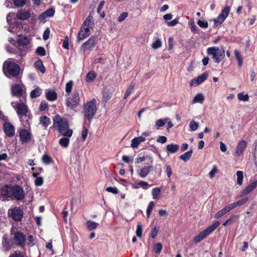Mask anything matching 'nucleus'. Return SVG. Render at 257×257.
Wrapping results in <instances>:
<instances>
[{
    "label": "nucleus",
    "mask_w": 257,
    "mask_h": 257,
    "mask_svg": "<svg viewBox=\"0 0 257 257\" xmlns=\"http://www.w3.org/2000/svg\"><path fill=\"white\" fill-rule=\"evenodd\" d=\"M170 120L169 118H165L164 119H160L156 121L155 125L157 130H159L160 127L164 126L167 121Z\"/></svg>",
    "instance_id": "obj_36"
},
{
    "label": "nucleus",
    "mask_w": 257,
    "mask_h": 257,
    "mask_svg": "<svg viewBox=\"0 0 257 257\" xmlns=\"http://www.w3.org/2000/svg\"><path fill=\"white\" fill-rule=\"evenodd\" d=\"M12 186L6 185L0 188V199L5 201L12 197Z\"/></svg>",
    "instance_id": "obj_9"
},
{
    "label": "nucleus",
    "mask_w": 257,
    "mask_h": 257,
    "mask_svg": "<svg viewBox=\"0 0 257 257\" xmlns=\"http://www.w3.org/2000/svg\"><path fill=\"white\" fill-rule=\"evenodd\" d=\"M86 225L89 230H91L96 229L98 226V223L94 221L88 220L86 221Z\"/></svg>",
    "instance_id": "obj_38"
},
{
    "label": "nucleus",
    "mask_w": 257,
    "mask_h": 257,
    "mask_svg": "<svg viewBox=\"0 0 257 257\" xmlns=\"http://www.w3.org/2000/svg\"><path fill=\"white\" fill-rule=\"evenodd\" d=\"M228 211L226 209V208L224 207L222 209L219 210L218 212H217L214 214V218L216 219L219 218L221 217L222 216L225 215L227 213H228Z\"/></svg>",
    "instance_id": "obj_39"
},
{
    "label": "nucleus",
    "mask_w": 257,
    "mask_h": 257,
    "mask_svg": "<svg viewBox=\"0 0 257 257\" xmlns=\"http://www.w3.org/2000/svg\"><path fill=\"white\" fill-rule=\"evenodd\" d=\"M8 214L14 220L19 221L22 219L24 213L20 207H16L10 209L8 211Z\"/></svg>",
    "instance_id": "obj_8"
},
{
    "label": "nucleus",
    "mask_w": 257,
    "mask_h": 257,
    "mask_svg": "<svg viewBox=\"0 0 257 257\" xmlns=\"http://www.w3.org/2000/svg\"><path fill=\"white\" fill-rule=\"evenodd\" d=\"M46 97L48 100L53 101L56 99L57 95L55 91L52 90H48L46 93Z\"/></svg>",
    "instance_id": "obj_27"
},
{
    "label": "nucleus",
    "mask_w": 257,
    "mask_h": 257,
    "mask_svg": "<svg viewBox=\"0 0 257 257\" xmlns=\"http://www.w3.org/2000/svg\"><path fill=\"white\" fill-rule=\"evenodd\" d=\"M69 138H70L67 137H64L61 138L59 141V145L62 147L67 148L69 144Z\"/></svg>",
    "instance_id": "obj_29"
},
{
    "label": "nucleus",
    "mask_w": 257,
    "mask_h": 257,
    "mask_svg": "<svg viewBox=\"0 0 257 257\" xmlns=\"http://www.w3.org/2000/svg\"><path fill=\"white\" fill-rule=\"evenodd\" d=\"M90 34V29L88 27L85 28L81 26L80 30L78 34L77 40L80 41L88 37Z\"/></svg>",
    "instance_id": "obj_16"
},
{
    "label": "nucleus",
    "mask_w": 257,
    "mask_h": 257,
    "mask_svg": "<svg viewBox=\"0 0 257 257\" xmlns=\"http://www.w3.org/2000/svg\"><path fill=\"white\" fill-rule=\"evenodd\" d=\"M192 150H190L185 153L184 154L181 155L179 158L181 160H182L184 162H187L190 159L191 157L192 156Z\"/></svg>",
    "instance_id": "obj_37"
},
{
    "label": "nucleus",
    "mask_w": 257,
    "mask_h": 257,
    "mask_svg": "<svg viewBox=\"0 0 257 257\" xmlns=\"http://www.w3.org/2000/svg\"><path fill=\"white\" fill-rule=\"evenodd\" d=\"M34 67L36 69L40 71L42 73H44L45 68L41 60H37L34 63Z\"/></svg>",
    "instance_id": "obj_26"
},
{
    "label": "nucleus",
    "mask_w": 257,
    "mask_h": 257,
    "mask_svg": "<svg viewBox=\"0 0 257 257\" xmlns=\"http://www.w3.org/2000/svg\"><path fill=\"white\" fill-rule=\"evenodd\" d=\"M197 24L202 28H207L208 26V23L206 21L198 20Z\"/></svg>",
    "instance_id": "obj_55"
},
{
    "label": "nucleus",
    "mask_w": 257,
    "mask_h": 257,
    "mask_svg": "<svg viewBox=\"0 0 257 257\" xmlns=\"http://www.w3.org/2000/svg\"><path fill=\"white\" fill-rule=\"evenodd\" d=\"M4 131L7 136L12 137L15 134V128L10 122H7L4 124Z\"/></svg>",
    "instance_id": "obj_15"
},
{
    "label": "nucleus",
    "mask_w": 257,
    "mask_h": 257,
    "mask_svg": "<svg viewBox=\"0 0 257 257\" xmlns=\"http://www.w3.org/2000/svg\"><path fill=\"white\" fill-rule=\"evenodd\" d=\"M73 82L72 80L69 81L66 84L65 91L69 95L73 87Z\"/></svg>",
    "instance_id": "obj_43"
},
{
    "label": "nucleus",
    "mask_w": 257,
    "mask_h": 257,
    "mask_svg": "<svg viewBox=\"0 0 257 257\" xmlns=\"http://www.w3.org/2000/svg\"><path fill=\"white\" fill-rule=\"evenodd\" d=\"M22 85L13 84L11 86V91L13 95L20 97L23 95L25 91L23 90Z\"/></svg>",
    "instance_id": "obj_17"
},
{
    "label": "nucleus",
    "mask_w": 257,
    "mask_h": 257,
    "mask_svg": "<svg viewBox=\"0 0 257 257\" xmlns=\"http://www.w3.org/2000/svg\"><path fill=\"white\" fill-rule=\"evenodd\" d=\"M235 57L237 60L238 65L239 67H241L243 63V59L240 52L237 50H235L234 51Z\"/></svg>",
    "instance_id": "obj_31"
},
{
    "label": "nucleus",
    "mask_w": 257,
    "mask_h": 257,
    "mask_svg": "<svg viewBox=\"0 0 257 257\" xmlns=\"http://www.w3.org/2000/svg\"><path fill=\"white\" fill-rule=\"evenodd\" d=\"M15 5L18 7H23L26 3V0H14Z\"/></svg>",
    "instance_id": "obj_54"
},
{
    "label": "nucleus",
    "mask_w": 257,
    "mask_h": 257,
    "mask_svg": "<svg viewBox=\"0 0 257 257\" xmlns=\"http://www.w3.org/2000/svg\"><path fill=\"white\" fill-rule=\"evenodd\" d=\"M48 103L45 101H42L40 104L39 109L41 111L45 110L48 107Z\"/></svg>",
    "instance_id": "obj_64"
},
{
    "label": "nucleus",
    "mask_w": 257,
    "mask_h": 257,
    "mask_svg": "<svg viewBox=\"0 0 257 257\" xmlns=\"http://www.w3.org/2000/svg\"><path fill=\"white\" fill-rule=\"evenodd\" d=\"M12 197L17 200H22L25 198V193L23 189L19 185L12 186Z\"/></svg>",
    "instance_id": "obj_11"
},
{
    "label": "nucleus",
    "mask_w": 257,
    "mask_h": 257,
    "mask_svg": "<svg viewBox=\"0 0 257 257\" xmlns=\"http://www.w3.org/2000/svg\"><path fill=\"white\" fill-rule=\"evenodd\" d=\"M96 38L94 37H90L81 46L83 51L88 50L94 47L95 45Z\"/></svg>",
    "instance_id": "obj_19"
},
{
    "label": "nucleus",
    "mask_w": 257,
    "mask_h": 257,
    "mask_svg": "<svg viewBox=\"0 0 257 257\" xmlns=\"http://www.w3.org/2000/svg\"><path fill=\"white\" fill-rule=\"evenodd\" d=\"M179 149V146L176 144H169L166 147V150L171 153L177 152Z\"/></svg>",
    "instance_id": "obj_28"
},
{
    "label": "nucleus",
    "mask_w": 257,
    "mask_h": 257,
    "mask_svg": "<svg viewBox=\"0 0 257 257\" xmlns=\"http://www.w3.org/2000/svg\"><path fill=\"white\" fill-rule=\"evenodd\" d=\"M238 99L240 101H247L249 99L248 94H244L243 93H239L237 94Z\"/></svg>",
    "instance_id": "obj_45"
},
{
    "label": "nucleus",
    "mask_w": 257,
    "mask_h": 257,
    "mask_svg": "<svg viewBox=\"0 0 257 257\" xmlns=\"http://www.w3.org/2000/svg\"><path fill=\"white\" fill-rule=\"evenodd\" d=\"M94 25L93 17L89 15L85 20L82 26L83 27H88L89 29H92Z\"/></svg>",
    "instance_id": "obj_22"
},
{
    "label": "nucleus",
    "mask_w": 257,
    "mask_h": 257,
    "mask_svg": "<svg viewBox=\"0 0 257 257\" xmlns=\"http://www.w3.org/2000/svg\"><path fill=\"white\" fill-rule=\"evenodd\" d=\"M80 97L79 92L74 90L72 94L66 100L67 106L71 109L75 108L79 103Z\"/></svg>",
    "instance_id": "obj_7"
},
{
    "label": "nucleus",
    "mask_w": 257,
    "mask_h": 257,
    "mask_svg": "<svg viewBox=\"0 0 257 257\" xmlns=\"http://www.w3.org/2000/svg\"><path fill=\"white\" fill-rule=\"evenodd\" d=\"M246 146L247 143L245 141L242 140L239 142L236 147L235 154L237 156H240L245 150Z\"/></svg>",
    "instance_id": "obj_21"
},
{
    "label": "nucleus",
    "mask_w": 257,
    "mask_h": 257,
    "mask_svg": "<svg viewBox=\"0 0 257 257\" xmlns=\"http://www.w3.org/2000/svg\"><path fill=\"white\" fill-rule=\"evenodd\" d=\"M17 17L20 20H27L30 17V13L28 11H20L18 12Z\"/></svg>",
    "instance_id": "obj_25"
},
{
    "label": "nucleus",
    "mask_w": 257,
    "mask_h": 257,
    "mask_svg": "<svg viewBox=\"0 0 257 257\" xmlns=\"http://www.w3.org/2000/svg\"><path fill=\"white\" fill-rule=\"evenodd\" d=\"M199 127V124L194 120H191L189 123V131L190 132H194Z\"/></svg>",
    "instance_id": "obj_40"
},
{
    "label": "nucleus",
    "mask_w": 257,
    "mask_h": 257,
    "mask_svg": "<svg viewBox=\"0 0 257 257\" xmlns=\"http://www.w3.org/2000/svg\"><path fill=\"white\" fill-rule=\"evenodd\" d=\"M42 93V90L40 87L37 86L31 92L30 96L32 98H36L39 96Z\"/></svg>",
    "instance_id": "obj_34"
},
{
    "label": "nucleus",
    "mask_w": 257,
    "mask_h": 257,
    "mask_svg": "<svg viewBox=\"0 0 257 257\" xmlns=\"http://www.w3.org/2000/svg\"><path fill=\"white\" fill-rule=\"evenodd\" d=\"M96 77V74L94 71H91L89 72L86 76V80L87 82L92 81Z\"/></svg>",
    "instance_id": "obj_42"
},
{
    "label": "nucleus",
    "mask_w": 257,
    "mask_h": 257,
    "mask_svg": "<svg viewBox=\"0 0 257 257\" xmlns=\"http://www.w3.org/2000/svg\"><path fill=\"white\" fill-rule=\"evenodd\" d=\"M248 200V198L247 197L243 198L242 199H240L238 200V201L236 202V206H240L242 205L243 204L246 203Z\"/></svg>",
    "instance_id": "obj_57"
},
{
    "label": "nucleus",
    "mask_w": 257,
    "mask_h": 257,
    "mask_svg": "<svg viewBox=\"0 0 257 257\" xmlns=\"http://www.w3.org/2000/svg\"><path fill=\"white\" fill-rule=\"evenodd\" d=\"M207 53L208 55L212 56L214 61L220 63L225 56V52L223 49H220L217 47H212L207 48Z\"/></svg>",
    "instance_id": "obj_5"
},
{
    "label": "nucleus",
    "mask_w": 257,
    "mask_h": 257,
    "mask_svg": "<svg viewBox=\"0 0 257 257\" xmlns=\"http://www.w3.org/2000/svg\"><path fill=\"white\" fill-rule=\"evenodd\" d=\"M239 217V215H231L229 218L227 219L229 221V223L230 224L234 222L237 221Z\"/></svg>",
    "instance_id": "obj_51"
},
{
    "label": "nucleus",
    "mask_w": 257,
    "mask_h": 257,
    "mask_svg": "<svg viewBox=\"0 0 257 257\" xmlns=\"http://www.w3.org/2000/svg\"><path fill=\"white\" fill-rule=\"evenodd\" d=\"M163 246L161 243H156L154 246V251L157 254H159L162 249Z\"/></svg>",
    "instance_id": "obj_47"
},
{
    "label": "nucleus",
    "mask_w": 257,
    "mask_h": 257,
    "mask_svg": "<svg viewBox=\"0 0 257 257\" xmlns=\"http://www.w3.org/2000/svg\"><path fill=\"white\" fill-rule=\"evenodd\" d=\"M97 110L96 100L92 99L84 106V116L88 120H90L94 116Z\"/></svg>",
    "instance_id": "obj_6"
},
{
    "label": "nucleus",
    "mask_w": 257,
    "mask_h": 257,
    "mask_svg": "<svg viewBox=\"0 0 257 257\" xmlns=\"http://www.w3.org/2000/svg\"><path fill=\"white\" fill-rule=\"evenodd\" d=\"M161 189L158 187L154 188L152 190V195L154 199H159L161 194Z\"/></svg>",
    "instance_id": "obj_35"
},
{
    "label": "nucleus",
    "mask_w": 257,
    "mask_h": 257,
    "mask_svg": "<svg viewBox=\"0 0 257 257\" xmlns=\"http://www.w3.org/2000/svg\"><path fill=\"white\" fill-rule=\"evenodd\" d=\"M36 53L40 56H44L46 55V51L42 47H39L36 50Z\"/></svg>",
    "instance_id": "obj_48"
},
{
    "label": "nucleus",
    "mask_w": 257,
    "mask_h": 257,
    "mask_svg": "<svg viewBox=\"0 0 257 257\" xmlns=\"http://www.w3.org/2000/svg\"><path fill=\"white\" fill-rule=\"evenodd\" d=\"M3 243L6 250H8L11 248V245L9 244L7 239L3 237Z\"/></svg>",
    "instance_id": "obj_53"
},
{
    "label": "nucleus",
    "mask_w": 257,
    "mask_h": 257,
    "mask_svg": "<svg viewBox=\"0 0 257 257\" xmlns=\"http://www.w3.org/2000/svg\"><path fill=\"white\" fill-rule=\"evenodd\" d=\"M43 178L42 177H38L37 176L35 181V184L37 186H40L43 184Z\"/></svg>",
    "instance_id": "obj_59"
},
{
    "label": "nucleus",
    "mask_w": 257,
    "mask_h": 257,
    "mask_svg": "<svg viewBox=\"0 0 257 257\" xmlns=\"http://www.w3.org/2000/svg\"><path fill=\"white\" fill-rule=\"evenodd\" d=\"M230 8L229 6L225 7L221 11V13L219 15L216 19L213 20L215 25H218L221 24L226 18L228 17Z\"/></svg>",
    "instance_id": "obj_10"
},
{
    "label": "nucleus",
    "mask_w": 257,
    "mask_h": 257,
    "mask_svg": "<svg viewBox=\"0 0 257 257\" xmlns=\"http://www.w3.org/2000/svg\"><path fill=\"white\" fill-rule=\"evenodd\" d=\"M14 240L18 245L24 247L25 244L26 236L22 232L18 231L14 235Z\"/></svg>",
    "instance_id": "obj_14"
},
{
    "label": "nucleus",
    "mask_w": 257,
    "mask_h": 257,
    "mask_svg": "<svg viewBox=\"0 0 257 257\" xmlns=\"http://www.w3.org/2000/svg\"><path fill=\"white\" fill-rule=\"evenodd\" d=\"M134 88V85H132L126 89L124 96V99L126 98L131 94Z\"/></svg>",
    "instance_id": "obj_58"
},
{
    "label": "nucleus",
    "mask_w": 257,
    "mask_h": 257,
    "mask_svg": "<svg viewBox=\"0 0 257 257\" xmlns=\"http://www.w3.org/2000/svg\"><path fill=\"white\" fill-rule=\"evenodd\" d=\"M40 121L43 126L46 128L50 124V119L46 116H42L40 117Z\"/></svg>",
    "instance_id": "obj_33"
},
{
    "label": "nucleus",
    "mask_w": 257,
    "mask_h": 257,
    "mask_svg": "<svg viewBox=\"0 0 257 257\" xmlns=\"http://www.w3.org/2000/svg\"><path fill=\"white\" fill-rule=\"evenodd\" d=\"M162 46V42L160 40L158 39L152 44V47L154 49H157Z\"/></svg>",
    "instance_id": "obj_52"
},
{
    "label": "nucleus",
    "mask_w": 257,
    "mask_h": 257,
    "mask_svg": "<svg viewBox=\"0 0 257 257\" xmlns=\"http://www.w3.org/2000/svg\"><path fill=\"white\" fill-rule=\"evenodd\" d=\"M164 168L168 177L170 178L172 175V171L171 166L170 165L166 164L165 165Z\"/></svg>",
    "instance_id": "obj_49"
},
{
    "label": "nucleus",
    "mask_w": 257,
    "mask_h": 257,
    "mask_svg": "<svg viewBox=\"0 0 257 257\" xmlns=\"http://www.w3.org/2000/svg\"><path fill=\"white\" fill-rule=\"evenodd\" d=\"M204 100V97L202 93H198L193 99L192 103H202Z\"/></svg>",
    "instance_id": "obj_32"
},
{
    "label": "nucleus",
    "mask_w": 257,
    "mask_h": 257,
    "mask_svg": "<svg viewBox=\"0 0 257 257\" xmlns=\"http://www.w3.org/2000/svg\"><path fill=\"white\" fill-rule=\"evenodd\" d=\"M128 16V13L127 12L122 13L117 18L118 21L119 22H122Z\"/></svg>",
    "instance_id": "obj_62"
},
{
    "label": "nucleus",
    "mask_w": 257,
    "mask_h": 257,
    "mask_svg": "<svg viewBox=\"0 0 257 257\" xmlns=\"http://www.w3.org/2000/svg\"><path fill=\"white\" fill-rule=\"evenodd\" d=\"M220 222L218 221L214 222L211 225L208 227L203 231L199 233L197 235L194 236L193 241L197 243L200 242L204 238L209 235L219 225Z\"/></svg>",
    "instance_id": "obj_4"
},
{
    "label": "nucleus",
    "mask_w": 257,
    "mask_h": 257,
    "mask_svg": "<svg viewBox=\"0 0 257 257\" xmlns=\"http://www.w3.org/2000/svg\"><path fill=\"white\" fill-rule=\"evenodd\" d=\"M53 126L64 137L70 138L73 134V131L69 128L68 120L60 117L59 115L53 117Z\"/></svg>",
    "instance_id": "obj_2"
},
{
    "label": "nucleus",
    "mask_w": 257,
    "mask_h": 257,
    "mask_svg": "<svg viewBox=\"0 0 257 257\" xmlns=\"http://www.w3.org/2000/svg\"><path fill=\"white\" fill-rule=\"evenodd\" d=\"M153 169V166L152 165L145 166L140 169L139 172V175L141 178H145L149 174Z\"/></svg>",
    "instance_id": "obj_20"
},
{
    "label": "nucleus",
    "mask_w": 257,
    "mask_h": 257,
    "mask_svg": "<svg viewBox=\"0 0 257 257\" xmlns=\"http://www.w3.org/2000/svg\"><path fill=\"white\" fill-rule=\"evenodd\" d=\"M32 170L35 171L33 174V176L34 177H37L39 174V172H41L43 170L41 167H33Z\"/></svg>",
    "instance_id": "obj_50"
},
{
    "label": "nucleus",
    "mask_w": 257,
    "mask_h": 257,
    "mask_svg": "<svg viewBox=\"0 0 257 257\" xmlns=\"http://www.w3.org/2000/svg\"><path fill=\"white\" fill-rule=\"evenodd\" d=\"M138 185L140 187H142L144 189H147L149 186V184H148V182L143 181H140L138 183Z\"/></svg>",
    "instance_id": "obj_63"
},
{
    "label": "nucleus",
    "mask_w": 257,
    "mask_h": 257,
    "mask_svg": "<svg viewBox=\"0 0 257 257\" xmlns=\"http://www.w3.org/2000/svg\"><path fill=\"white\" fill-rule=\"evenodd\" d=\"M155 206V203L153 201H151L147 207V216L148 218H149L151 213V212L152 211V210L153 209V207Z\"/></svg>",
    "instance_id": "obj_44"
},
{
    "label": "nucleus",
    "mask_w": 257,
    "mask_h": 257,
    "mask_svg": "<svg viewBox=\"0 0 257 257\" xmlns=\"http://www.w3.org/2000/svg\"><path fill=\"white\" fill-rule=\"evenodd\" d=\"M218 172L217 167L216 166H213L211 171L209 173V176L212 179L214 177L215 174Z\"/></svg>",
    "instance_id": "obj_56"
},
{
    "label": "nucleus",
    "mask_w": 257,
    "mask_h": 257,
    "mask_svg": "<svg viewBox=\"0 0 257 257\" xmlns=\"http://www.w3.org/2000/svg\"><path fill=\"white\" fill-rule=\"evenodd\" d=\"M145 141V138L143 136L136 137L132 140L131 146L133 148H137L141 143L144 142Z\"/></svg>",
    "instance_id": "obj_23"
},
{
    "label": "nucleus",
    "mask_w": 257,
    "mask_h": 257,
    "mask_svg": "<svg viewBox=\"0 0 257 257\" xmlns=\"http://www.w3.org/2000/svg\"><path fill=\"white\" fill-rule=\"evenodd\" d=\"M22 29L21 26L18 24H14L13 26H11L9 27L8 30L12 33L16 34L17 36H20L21 34H18V33Z\"/></svg>",
    "instance_id": "obj_24"
},
{
    "label": "nucleus",
    "mask_w": 257,
    "mask_h": 257,
    "mask_svg": "<svg viewBox=\"0 0 257 257\" xmlns=\"http://www.w3.org/2000/svg\"><path fill=\"white\" fill-rule=\"evenodd\" d=\"M257 186V180L250 183L244 189L241 190L240 193L239 197H241L245 195L249 194L251 191L255 189Z\"/></svg>",
    "instance_id": "obj_18"
},
{
    "label": "nucleus",
    "mask_w": 257,
    "mask_h": 257,
    "mask_svg": "<svg viewBox=\"0 0 257 257\" xmlns=\"http://www.w3.org/2000/svg\"><path fill=\"white\" fill-rule=\"evenodd\" d=\"M19 137L21 141L27 143L29 142L32 138V134L30 131L26 128L21 130L19 132Z\"/></svg>",
    "instance_id": "obj_12"
},
{
    "label": "nucleus",
    "mask_w": 257,
    "mask_h": 257,
    "mask_svg": "<svg viewBox=\"0 0 257 257\" xmlns=\"http://www.w3.org/2000/svg\"><path fill=\"white\" fill-rule=\"evenodd\" d=\"M50 33V30L49 28H47L43 33V38L44 40H47L49 39Z\"/></svg>",
    "instance_id": "obj_61"
},
{
    "label": "nucleus",
    "mask_w": 257,
    "mask_h": 257,
    "mask_svg": "<svg viewBox=\"0 0 257 257\" xmlns=\"http://www.w3.org/2000/svg\"><path fill=\"white\" fill-rule=\"evenodd\" d=\"M11 105L16 111L23 125L26 128L29 127L30 114L26 103L24 102H12Z\"/></svg>",
    "instance_id": "obj_1"
},
{
    "label": "nucleus",
    "mask_w": 257,
    "mask_h": 257,
    "mask_svg": "<svg viewBox=\"0 0 257 257\" xmlns=\"http://www.w3.org/2000/svg\"><path fill=\"white\" fill-rule=\"evenodd\" d=\"M19 38L17 41L19 45L26 46L30 43L29 39L27 37H21L19 36Z\"/></svg>",
    "instance_id": "obj_30"
},
{
    "label": "nucleus",
    "mask_w": 257,
    "mask_h": 257,
    "mask_svg": "<svg viewBox=\"0 0 257 257\" xmlns=\"http://www.w3.org/2000/svg\"><path fill=\"white\" fill-rule=\"evenodd\" d=\"M111 93H110L108 91H105L103 93V100L105 101V102H107L108 100H109L110 98H111Z\"/></svg>",
    "instance_id": "obj_60"
},
{
    "label": "nucleus",
    "mask_w": 257,
    "mask_h": 257,
    "mask_svg": "<svg viewBox=\"0 0 257 257\" xmlns=\"http://www.w3.org/2000/svg\"><path fill=\"white\" fill-rule=\"evenodd\" d=\"M42 161L44 164L49 165L52 163V159L47 154H45L42 157Z\"/></svg>",
    "instance_id": "obj_46"
},
{
    "label": "nucleus",
    "mask_w": 257,
    "mask_h": 257,
    "mask_svg": "<svg viewBox=\"0 0 257 257\" xmlns=\"http://www.w3.org/2000/svg\"><path fill=\"white\" fill-rule=\"evenodd\" d=\"M3 71L7 77L9 78L10 76L16 77L20 73V67L15 62L5 61L3 64Z\"/></svg>",
    "instance_id": "obj_3"
},
{
    "label": "nucleus",
    "mask_w": 257,
    "mask_h": 257,
    "mask_svg": "<svg viewBox=\"0 0 257 257\" xmlns=\"http://www.w3.org/2000/svg\"><path fill=\"white\" fill-rule=\"evenodd\" d=\"M208 74L204 73L201 75L198 76L197 77L192 79L190 81V85L191 86H196L203 83L206 80L208 77Z\"/></svg>",
    "instance_id": "obj_13"
},
{
    "label": "nucleus",
    "mask_w": 257,
    "mask_h": 257,
    "mask_svg": "<svg viewBox=\"0 0 257 257\" xmlns=\"http://www.w3.org/2000/svg\"><path fill=\"white\" fill-rule=\"evenodd\" d=\"M237 176V183L239 185L242 184L243 179V173L241 171H238L236 172Z\"/></svg>",
    "instance_id": "obj_41"
}]
</instances>
